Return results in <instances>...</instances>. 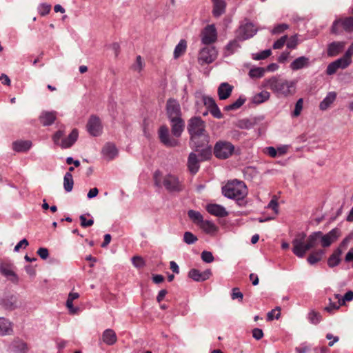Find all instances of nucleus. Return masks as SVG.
I'll return each mask as SVG.
<instances>
[{"label": "nucleus", "instance_id": "1", "mask_svg": "<svg viewBox=\"0 0 353 353\" xmlns=\"http://www.w3.org/2000/svg\"><path fill=\"white\" fill-rule=\"evenodd\" d=\"M166 115L170 121L171 133L167 125H161L158 130L161 143L167 148H174L180 144L179 138L185 129V121L182 118V112L179 103L170 98L166 102Z\"/></svg>", "mask_w": 353, "mask_h": 353}, {"label": "nucleus", "instance_id": "2", "mask_svg": "<svg viewBox=\"0 0 353 353\" xmlns=\"http://www.w3.org/2000/svg\"><path fill=\"white\" fill-rule=\"evenodd\" d=\"M296 81H289L279 76L265 79L262 83L263 87L271 90L279 98H287L294 95L296 92Z\"/></svg>", "mask_w": 353, "mask_h": 353}, {"label": "nucleus", "instance_id": "3", "mask_svg": "<svg viewBox=\"0 0 353 353\" xmlns=\"http://www.w3.org/2000/svg\"><path fill=\"white\" fill-rule=\"evenodd\" d=\"M188 131L190 135V144L196 148L205 147L209 142V137L205 130V122L199 117H194L188 121Z\"/></svg>", "mask_w": 353, "mask_h": 353}, {"label": "nucleus", "instance_id": "4", "mask_svg": "<svg viewBox=\"0 0 353 353\" xmlns=\"http://www.w3.org/2000/svg\"><path fill=\"white\" fill-rule=\"evenodd\" d=\"M306 235L305 233L299 234L292 241V252L299 258L304 257L309 250L315 248L320 242L321 232H313L305 243Z\"/></svg>", "mask_w": 353, "mask_h": 353}, {"label": "nucleus", "instance_id": "5", "mask_svg": "<svg viewBox=\"0 0 353 353\" xmlns=\"http://www.w3.org/2000/svg\"><path fill=\"white\" fill-rule=\"evenodd\" d=\"M222 192L225 196L236 200L239 205H245L248 190L244 182L236 179L228 181L222 188Z\"/></svg>", "mask_w": 353, "mask_h": 353}, {"label": "nucleus", "instance_id": "6", "mask_svg": "<svg viewBox=\"0 0 353 353\" xmlns=\"http://www.w3.org/2000/svg\"><path fill=\"white\" fill-rule=\"evenodd\" d=\"M154 185L157 187L163 186L169 192H180L184 189V184L179 177L173 174H167L162 176L160 171L154 174Z\"/></svg>", "mask_w": 353, "mask_h": 353}, {"label": "nucleus", "instance_id": "7", "mask_svg": "<svg viewBox=\"0 0 353 353\" xmlns=\"http://www.w3.org/2000/svg\"><path fill=\"white\" fill-rule=\"evenodd\" d=\"M235 147L232 143L220 140L215 143L213 152L217 159H227L232 156Z\"/></svg>", "mask_w": 353, "mask_h": 353}, {"label": "nucleus", "instance_id": "8", "mask_svg": "<svg viewBox=\"0 0 353 353\" xmlns=\"http://www.w3.org/2000/svg\"><path fill=\"white\" fill-rule=\"evenodd\" d=\"M217 57V51L214 47L206 46L203 48L198 56V62L201 65L212 63Z\"/></svg>", "mask_w": 353, "mask_h": 353}, {"label": "nucleus", "instance_id": "9", "mask_svg": "<svg viewBox=\"0 0 353 353\" xmlns=\"http://www.w3.org/2000/svg\"><path fill=\"white\" fill-rule=\"evenodd\" d=\"M256 32L254 24L251 22L246 21L241 24L236 31V36L239 40H246L252 37Z\"/></svg>", "mask_w": 353, "mask_h": 353}, {"label": "nucleus", "instance_id": "10", "mask_svg": "<svg viewBox=\"0 0 353 353\" xmlns=\"http://www.w3.org/2000/svg\"><path fill=\"white\" fill-rule=\"evenodd\" d=\"M201 41L203 44L210 45L217 39V32L214 25H208L201 32Z\"/></svg>", "mask_w": 353, "mask_h": 353}, {"label": "nucleus", "instance_id": "11", "mask_svg": "<svg viewBox=\"0 0 353 353\" xmlns=\"http://www.w3.org/2000/svg\"><path fill=\"white\" fill-rule=\"evenodd\" d=\"M0 273L13 283H18L19 277L14 271L13 264L8 262L0 263Z\"/></svg>", "mask_w": 353, "mask_h": 353}, {"label": "nucleus", "instance_id": "12", "mask_svg": "<svg viewBox=\"0 0 353 353\" xmlns=\"http://www.w3.org/2000/svg\"><path fill=\"white\" fill-rule=\"evenodd\" d=\"M341 25L346 32H353V17H348L335 20L332 26V32L337 34L338 26Z\"/></svg>", "mask_w": 353, "mask_h": 353}, {"label": "nucleus", "instance_id": "13", "mask_svg": "<svg viewBox=\"0 0 353 353\" xmlns=\"http://www.w3.org/2000/svg\"><path fill=\"white\" fill-rule=\"evenodd\" d=\"M87 130L93 137L99 136L102 132V126L99 117L92 115L90 117L87 123Z\"/></svg>", "mask_w": 353, "mask_h": 353}, {"label": "nucleus", "instance_id": "14", "mask_svg": "<svg viewBox=\"0 0 353 353\" xmlns=\"http://www.w3.org/2000/svg\"><path fill=\"white\" fill-rule=\"evenodd\" d=\"M0 307L9 311L17 309L19 307L17 296L10 294L3 296L0 299Z\"/></svg>", "mask_w": 353, "mask_h": 353}, {"label": "nucleus", "instance_id": "15", "mask_svg": "<svg viewBox=\"0 0 353 353\" xmlns=\"http://www.w3.org/2000/svg\"><path fill=\"white\" fill-rule=\"evenodd\" d=\"M211 274L212 272L210 269L202 272L196 269H192L188 273L189 277L197 282H201L208 279Z\"/></svg>", "mask_w": 353, "mask_h": 353}, {"label": "nucleus", "instance_id": "16", "mask_svg": "<svg viewBox=\"0 0 353 353\" xmlns=\"http://www.w3.org/2000/svg\"><path fill=\"white\" fill-rule=\"evenodd\" d=\"M340 236V231L337 228L332 230L325 235L321 233L320 242H321L323 247H328L331 243L334 241Z\"/></svg>", "mask_w": 353, "mask_h": 353}, {"label": "nucleus", "instance_id": "17", "mask_svg": "<svg viewBox=\"0 0 353 353\" xmlns=\"http://www.w3.org/2000/svg\"><path fill=\"white\" fill-rule=\"evenodd\" d=\"M206 210L210 214L214 215L218 217H225L228 214L225 208H223L221 205L215 203H210L207 205Z\"/></svg>", "mask_w": 353, "mask_h": 353}, {"label": "nucleus", "instance_id": "18", "mask_svg": "<svg viewBox=\"0 0 353 353\" xmlns=\"http://www.w3.org/2000/svg\"><path fill=\"white\" fill-rule=\"evenodd\" d=\"M345 46L343 41H334L327 46V53L329 57H335L341 52Z\"/></svg>", "mask_w": 353, "mask_h": 353}, {"label": "nucleus", "instance_id": "19", "mask_svg": "<svg viewBox=\"0 0 353 353\" xmlns=\"http://www.w3.org/2000/svg\"><path fill=\"white\" fill-rule=\"evenodd\" d=\"M10 348L13 353H26L28 351V344L20 339H15L11 343Z\"/></svg>", "mask_w": 353, "mask_h": 353}, {"label": "nucleus", "instance_id": "20", "mask_svg": "<svg viewBox=\"0 0 353 353\" xmlns=\"http://www.w3.org/2000/svg\"><path fill=\"white\" fill-rule=\"evenodd\" d=\"M196 223L199 228L210 235H214L219 230L218 225L214 222H196Z\"/></svg>", "mask_w": 353, "mask_h": 353}, {"label": "nucleus", "instance_id": "21", "mask_svg": "<svg viewBox=\"0 0 353 353\" xmlns=\"http://www.w3.org/2000/svg\"><path fill=\"white\" fill-rule=\"evenodd\" d=\"M213 3L212 14L217 18L225 12L226 3L224 0H212Z\"/></svg>", "mask_w": 353, "mask_h": 353}, {"label": "nucleus", "instance_id": "22", "mask_svg": "<svg viewBox=\"0 0 353 353\" xmlns=\"http://www.w3.org/2000/svg\"><path fill=\"white\" fill-rule=\"evenodd\" d=\"M188 168L190 172L193 174H196L199 170V160L196 154L194 152H191L189 154L188 159Z\"/></svg>", "mask_w": 353, "mask_h": 353}, {"label": "nucleus", "instance_id": "23", "mask_svg": "<svg viewBox=\"0 0 353 353\" xmlns=\"http://www.w3.org/2000/svg\"><path fill=\"white\" fill-rule=\"evenodd\" d=\"M233 90V86L228 83H222L218 88L219 99L225 100L230 97Z\"/></svg>", "mask_w": 353, "mask_h": 353}, {"label": "nucleus", "instance_id": "24", "mask_svg": "<svg viewBox=\"0 0 353 353\" xmlns=\"http://www.w3.org/2000/svg\"><path fill=\"white\" fill-rule=\"evenodd\" d=\"M78 131L77 129H73L68 137L63 139L61 141L60 146L62 148H70L77 140Z\"/></svg>", "mask_w": 353, "mask_h": 353}, {"label": "nucleus", "instance_id": "25", "mask_svg": "<svg viewBox=\"0 0 353 353\" xmlns=\"http://www.w3.org/2000/svg\"><path fill=\"white\" fill-rule=\"evenodd\" d=\"M102 340L108 345H112L117 341L115 332L112 329H106L102 334Z\"/></svg>", "mask_w": 353, "mask_h": 353}, {"label": "nucleus", "instance_id": "26", "mask_svg": "<svg viewBox=\"0 0 353 353\" xmlns=\"http://www.w3.org/2000/svg\"><path fill=\"white\" fill-rule=\"evenodd\" d=\"M102 153L107 159L112 160L117 156L118 150L114 144L108 143L103 146Z\"/></svg>", "mask_w": 353, "mask_h": 353}, {"label": "nucleus", "instance_id": "27", "mask_svg": "<svg viewBox=\"0 0 353 353\" xmlns=\"http://www.w3.org/2000/svg\"><path fill=\"white\" fill-rule=\"evenodd\" d=\"M13 332L12 323L5 318H0V335H10Z\"/></svg>", "mask_w": 353, "mask_h": 353}, {"label": "nucleus", "instance_id": "28", "mask_svg": "<svg viewBox=\"0 0 353 353\" xmlns=\"http://www.w3.org/2000/svg\"><path fill=\"white\" fill-rule=\"evenodd\" d=\"M56 117L57 115L55 112H45L39 117V121L43 125L48 126L52 125L54 122Z\"/></svg>", "mask_w": 353, "mask_h": 353}, {"label": "nucleus", "instance_id": "29", "mask_svg": "<svg viewBox=\"0 0 353 353\" xmlns=\"http://www.w3.org/2000/svg\"><path fill=\"white\" fill-rule=\"evenodd\" d=\"M309 59L304 56L296 58L290 64V68L293 70H298L309 65Z\"/></svg>", "mask_w": 353, "mask_h": 353}, {"label": "nucleus", "instance_id": "30", "mask_svg": "<svg viewBox=\"0 0 353 353\" xmlns=\"http://www.w3.org/2000/svg\"><path fill=\"white\" fill-rule=\"evenodd\" d=\"M336 99V93L335 92H330L325 98L320 103L319 108L321 110H326Z\"/></svg>", "mask_w": 353, "mask_h": 353}, {"label": "nucleus", "instance_id": "31", "mask_svg": "<svg viewBox=\"0 0 353 353\" xmlns=\"http://www.w3.org/2000/svg\"><path fill=\"white\" fill-rule=\"evenodd\" d=\"M79 294L77 292H70L68 294V299L66 301V307L68 308L70 314H75L78 311L79 308L75 307L73 305V301L78 299Z\"/></svg>", "mask_w": 353, "mask_h": 353}, {"label": "nucleus", "instance_id": "32", "mask_svg": "<svg viewBox=\"0 0 353 353\" xmlns=\"http://www.w3.org/2000/svg\"><path fill=\"white\" fill-rule=\"evenodd\" d=\"M30 141H18L12 143V148L16 152H26L31 147Z\"/></svg>", "mask_w": 353, "mask_h": 353}, {"label": "nucleus", "instance_id": "33", "mask_svg": "<svg viewBox=\"0 0 353 353\" xmlns=\"http://www.w3.org/2000/svg\"><path fill=\"white\" fill-rule=\"evenodd\" d=\"M240 41L236 37L234 40L230 41L225 46V56H230L234 54L241 47L239 43Z\"/></svg>", "mask_w": 353, "mask_h": 353}, {"label": "nucleus", "instance_id": "34", "mask_svg": "<svg viewBox=\"0 0 353 353\" xmlns=\"http://www.w3.org/2000/svg\"><path fill=\"white\" fill-rule=\"evenodd\" d=\"M342 251L340 248H337L334 250L333 254L329 257L327 260V264L330 268L338 265L341 261L340 256Z\"/></svg>", "mask_w": 353, "mask_h": 353}, {"label": "nucleus", "instance_id": "35", "mask_svg": "<svg viewBox=\"0 0 353 353\" xmlns=\"http://www.w3.org/2000/svg\"><path fill=\"white\" fill-rule=\"evenodd\" d=\"M270 97V93L268 91L263 90L259 93L256 94L252 97V102L255 104H260L268 101Z\"/></svg>", "mask_w": 353, "mask_h": 353}, {"label": "nucleus", "instance_id": "36", "mask_svg": "<svg viewBox=\"0 0 353 353\" xmlns=\"http://www.w3.org/2000/svg\"><path fill=\"white\" fill-rule=\"evenodd\" d=\"M325 252L323 250H319L311 253L307 257V261L310 264L314 265L320 261L324 255Z\"/></svg>", "mask_w": 353, "mask_h": 353}, {"label": "nucleus", "instance_id": "37", "mask_svg": "<svg viewBox=\"0 0 353 353\" xmlns=\"http://www.w3.org/2000/svg\"><path fill=\"white\" fill-rule=\"evenodd\" d=\"M74 185V181L72 175L70 172H66L63 177V187L64 190L69 192L72 190Z\"/></svg>", "mask_w": 353, "mask_h": 353}, {"label": "nucleus", "instance_id": "38", "mask_svg": "<svg viewBox=\"0 0 353 353\" xmlns=\"http://www.w3.org/2000/svg\"><path fill=\"white\" fill-rule=\"evenodd\" d=\"M187 48V43L185 40H181L179 43L175 47L174 51V56L175 58L179 57L181 54H183Z\"/></svg>", "mask_w": 353, "mask_h": 353}, {"label": "nucleus", "instance_id": "39", "mask_svg": "<svg viewBox=\"0 0 353 353\" xmlns=\"http://www.w3.org/2000/svg\"><path fill=\"white\" fill-rule=\"evenodd\" d=\"M245 99L240 97L234 103L226 105L225 107V110L227 111L230 110H235L239 109L243 104L245 103Z\"/></svg>", "mask_w": 353, "mask_h": 353}, {"label": "nucleus", "instance_id": "40", "mask_svg": "<svg viewBox=\"0 0 353 353\" xmlns=\"http://www.w3.org/2000/svg\"><path fill=\"white\" fill-rule=\"evenodd\" d=\"M265 71L263 68H254L249 71V76L251 78H261L264 75Z\"/></svg>", "mask_w": 353, "mask_h": 353}, {"label": "nucleus", "instance_id": "41", "mask_svg": "<svg viewBox=\"0 0 353 353\" xmlns=\"http://www.w3.org/2000/svg\"><path fill=\"white\" fill-rule=\"evenodd\" d=\"M334 63H336L339 69H345L351 64L352 60H349L345 56H343L341 58L334 61Z\"/></svg>", "mask_w": 353, "mask_h": 353}, {"label": "nucleus", "instance_id": "42", "mask_svg": "<svg viewBox=\"0 0 353 353\" xmlns=\"http://www.w3.org/2000/svg\"><path fill=\"white\" fill-rule=\"evenodd\" d=\"M303 107V99L302 98H301V99H298V101H296V103L295 104L294 110L292 112V117H299L301 113Z\"/></svg>", "mask_w": 353, "mask_h": 353}, {"label": "nucleus", "instance_id": "43", "mask_svg": "<svg viewBox=\"0 0 353 353\" xmlns=\"http://www.w3.org/2000/svg\"><path fill=\"white\" fill-rule=\"evenodd\" d=\"M308 319L312 324H318L321 319V316L319 312L312 311L308 314Z\"/></svg>", "mask_w": 353, "mask_h": 353}, {"label": "nucleus", "instance_id": "44", "mask_svg": "<svg viewBox=\"0 0 353 353\" xmlns=\"http://www.w3.org/2000/svg\"><path fill=\"white\" fill-rule=\"evenodd\" d=\"M206 148L202 149L199 153V155L202 161L209 159L212 156V148L210 146L205 145Z\"/></svg>", "mask_w": 353, "mask_h": 353}, {"label": "nucleus", "instance_id": "45", "mask_svg": "<svg viewBox=\"0 0 353 353\" xmlns=\"http://www.w3.org/2000/svg\"><path fill=\"white\" fill-rule=\"evenodd\" d=\"M183 241L187 244H193L197 241V237L190 232H185L183 235Z\"/></svg>", "mask_w": 353, "mask_h": 353}, {"label": "nucleus", "instance_id": "46", "mask_svg": "<svg viewBox=\"0 0 353 353\" xmlns=\"http://www.w3.org/2000/svg\"><path fill=\"white\" fill-rule=\"evenodd\" d=\"M132 263L137 268H141L145 265V262L143 259L139 256H135L132 258Z\"/></svg>", "mask_w": 353, "mask_h": 353}, {"label": "nucleus", "instance_id": "47", "mask_svg": "<svg viewBox=\"0 0 353 353\" xmlns=\"http://www.w3.org/2000/svg\"><path fill=\"white\" fill-rule=\"evenodd\" d=\"M51 10V6L48 3H41L38 6V12L41 16L48 14Z\"/></svg>", "mask_w": 353, "mask_h": 353}, {"label": "nucleus", "instance_id": "48", "mask_svg": "<svg viewBox=\"0 0 353 353\" xmlns=\"http://www.w3.org/2000/svg\"><path fill=\"white\" fill-rule=\"evenodd\" d=\"M280 310L281 308L279 307H276L275 309L272 310L270 312H269L267 315L268 321H272L274 318L278 319L281 315Z\"/></svg>", "mask_w": 353, "mask_h": 353}, {"label": "nucleus", "instance_id": "49", "mask_svg": "<svg viewBox=\"0 0 353 353\" xmlns=\"http://www.w3.org/2000/svg\"><path fill=\"white\" fill-rule=\"evenodd\" d=\"M201 259L204 262L208 263L213 262L214 259L212 253L209 251H203L201 252Z\"/></svg>", "mask_w": 353, "mask_h": 353}, {"label": "nucleus", "instance_id": "50", "mask_svg": "<svg viewBox=\"0 0 353 353\" xmlns=\"http://www.w3.org/2000/svg\"><path fill=\"white\" fill-rule=\"evenodd\" d=\"M288 40V36L284 35L281 37L279 39L276 41L273 44V48L274 49H281L284 45L285 44L286 41Z\"/></svg>", "mask_w": 353, "mask_h": 353}, {"label": "nucleus", "instance_id": "51", "mask_svg": "<svg viewBox=\"0 0 353 353\" xmlns=\"http://www.w3.org/2000/svg\"><path fill=\"white\" fill-rule=\"evenodd\" d=\"M143 62L140 55H138L136 59L135 63L132 66V68L137 72H141L143 68Z\"/></svg>", "mask_w": 353, "mask_h": 353}, {"label": "nucleus", "instance_id": "52", "mask_svg": "<svg viewBox=\"0 0 353 353\" xmlns=\"http://www.w3.org/2000/svg\"><path fill=\"white\" fill-rule=\"evenodd\" d=\"M188 214L192 221H203V216L199 212L191 210L188 211Z\"/></svg>", "mask_w": 353, "mask_h": 353}, {"label": "nucleus", "instance_id": "53", "mask_svg": "<svg viewBox=\"0 0 353 353\" xmlns=\"http://www.w3.org/2000/svg\"><path fill=\"white\" fill-rule=\"evenodd\" d=\"M287 47L290 49H294L296 48V46L298 44L297 41V36L294 35L290 37L289 39L288 38V40L286 41Z\"/></svg>", "mask_w": 353, "mask_h": 353}, {"label": "nucleus", "instance_id": "54", "mask_svg": "<svg viewBox=\"0 0 353 353\" xmlns=\"http://www.w3.org/2000/svg\"><path fill=\"white\" fill-rule=\"evenodd\" d=\"M279 204L277 202V198L276 196H274L272 200L268 205V208L272 210L274 214H277L278 212Z\"/></svg>", "mask_w": 353, "mask_h": 353}, {"label": "nucleus", "instance_id": "55", "mask_svg": "<svg viewBox=\"0 0 353 353\" xmlns=\"http://www.w3.org/2000/svg\"><path fill=\"white\" fill-rule=\"evenodd\" d=\"M271 54H272L271 50H270V49L265 50H263V51L256 54L254 59L256 60H263V59H265L268 58V57H270L271 55Z\"/></svg>", "mask_w": 353, "mask_h": 353}, {"label": "nucleus", "instance_id": "56", "mask_svg": "<svg viewBox=\"0 0 353 353\" xmlns=\"http://www.w3.org/2000/svg\"><path fill=\"white\" fill-rule=\"evenodd\" d=\"M329 301H330L329 305L325 307V310L329 313H332L334 310L339 309L340 306L341 305H339V303L332 302L330 299H329Z\"/></svg>", "mask_w": 353, "mask_h": 353}, {"label": "nucleus", "instance_id": "57", "mask_svg": "<svg viewBox=\"0 0 353 353\" xmlns=\"http://www.w3.org/2000/svg\"><path fill=\"white\" fill-rule=\"evenodd\" d=\"M353 300V291L347 292L342 299H339V305H344L345 301H351Z\"/></svg>", "mask_w": 353, "mask_h": 353}, {"label": "nucleus", "instance_id": "58", "mask_svg": "<svg viewBox=\"0 0 353 353\" xmlns=\"http://www.w3.org/2000/svg\"><path fill=\"white\" fill-rule=\"evenodd\" d=\"M289 26L285 23L279 24L272 30V34H280L288 29Z\"/></svg>", "mask_w": 353, "mask_h": 353}, {"label": "nucleus", "instance_id": "59", "mask_svg": "<svg viewBox=\"0 0 353 353\" xmlns=\"http://www.w3.org/2000/svg\"><path fill=\"white\" fill-rule=\"evenodd\" d=\"M339 69V67L336 65V63H334V61L330 63L326 69V74L328 75H332L336 73L337 70Z\"/></svg>", "mask_w": 353, "mask_h": 353}, {"label": "nucleus", "instance_id": "60", "mask_svg": "<svg viewBox=\"0 0 353 353\" xmlns=\"http://www.w3.org/2000/svg\"><path fill=\"white\" fill-rule=\"evenodd\" d=\"M64 133L62 130H58L52 137L53 141L55 144L59 145L61 144L60 141L62 140L63 138Z\"/></svg>", "mask_w": 353, "mask_h": 353}, {"label": "nucleus", "instance_id": "61", "mask_svg": "<svg viewBox=\"0 0 353 353\" xmlns=\"http://www.w3.org/2000/svg\"><path fill=\"white\" fill-rule=\"evenodd\" d=\"M37 254L40 256L42 259H46L49 256V252L48 250L46 248H40L37 250Z\"/></svg>", "mask_w": 353, "mask_h": 353}, {"label": "nucleus", "instance_id": "62", "mask_svg": "<svg viewBox=\"0 0 353 353\" xmlns=\"http://www.w3.org/2000/svg\"><path fill=\"white\" fill-rule=\"evenodd\" d=\"M210 113L215 117V118H217V119H221L222 118V114L219 108V107L216 105H214V107H213L212 108L210 109L209 110Z\"/></svg>", "mask_w": 353, "mask_h": 353}, {"label": "nucleus", "instance_id": "63", "mask_svg": "<svg viewBox=\"0 0 353 353\" xmlns=\"http://www.w3.org/2000/svg\"><path fill=\"white\" fill-rule=\"evenodd\" d=\"M252 336L256 340H260L263 336V330L260 328H254L252 330Z\"/></svg>", "mask_w": 353, "mask_h": 353}, {"label": "nucleus", "instance_id": "64", "mask_svg": "<svg viewBox=\"0 0 353 353\" xmlns=\"http://www.w3.org/2000/svg\"><path fill=\"white\" fill-rule=\"evenodd\" d=\"M204 104L206 105L209 110L216 105L215 101L212 97H205L204 98Z\"/></svg>", "mask_w": 353, "mask_h": 353}]
</instances>
